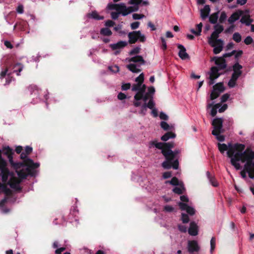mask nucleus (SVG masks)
<instances>
[{
  "label": "nucleus",
  "mask_w": 254,
  "mask_h": 254,
  "mask_svg": "<svg viewBox=\"0 0 254 254\" xmlns=\"http://www.w3.org/2000/svg\"><path fill=\"white\" fill-rule=\"evenodd\" d=\"M217 147L221 154L226 151L227 156L230 158V162L236 170L241 169L240 162L245 163V168L250 171L251 167L254 165V150L247 147L245 149V145L243 144L231 142L228 145L225 143H218Z\"/></svg>",
  "instance_id": "nucleus-1"
},
{
  "label": "nucleus",
  "mask_w": 254,
  "mask_h": 254,
  "mask_svg": "<svg viewBox=\"0 0 254 254\" xmlns=\"http://www.w3.org/2000/svg\"><path fill=\"white\" fill-rule=\"evenodd\" d=\"M155 146L156 148L161 149V152L165 158V160L162 163V166L165 169L171 168L178 169L179 168V156L181 152V149H177L172 151L174 147V142L166 143L158 142L157 140H153L149 142V148Z\"/></svg>",
  "instance_id": "nucleus-2"
},
{
  "label": "nucleus",
  "mask_w": 254,
  "mask_h": 254,
  "mask_svg": "<svg viewBox=\"0 0 254 254\" xmlns=\"http://www.w3.org/2000/svg\"><path fill=\"white\" fill-rule=\"evenodd\" d=\"M240 17L241 18L240 20V22L247 26H250L253 22V19L251 18L249 9L237 10L229 17L228 22L230 24H234Z\"/></svg>",
  "instance_id": "nucleus-3"
},
{
  "label": "nucleus",
  "mask_w": 254,
  "mask_h": 254,
  "mask_svg": "<svg viewBox=\"0 0 254 254\" xmlns=\"http://www.w3.org/2000/svg\"><path fill=\"white\" fill-rule=\"evenodd\" d=\"M28 155L24 151L22 152L20 154V158L23 160V163H18L15 164L17 168L20 166H26V169L28 170L29 174L31 177H35L37 174V171L35 170L40 166V163H34L32 159L28 158Z\"/></svg>",
  "instance_id": "nucleus-4"
},
{
  "label": "nucleus",
  "mask_w": 254,
  "mask_h": 254,
  "mask_svg": "<svg viewBox=\"0 0 254 254\" xmlns=\"http://www.w3.org/2000/svg\"><path fill=\"white\" fill-rule=\"evenodd\" d=\"M213 130L212 131V134L216 137V138L220 142L225 140V136L221 135L220 133L224 132V130L223 128V119L221 118H215L212 122Z\"/></svg>",
  "instance_id": "nucleus-5"
},
{
  "label": "nucleus",
  "mask_w": 254,
  "mask_h": 254,
  "mask_svg": "<svg viewBox=\"0 0 254 254\" xmlns=\"http://www.w3.org/2000/svg\"><path fill=\"white\" fill-rule=\"evenodd\" d=\"M131 5L127 7L125 3L120 4L112 5L111 9H116L120 12L123 16H125L132 12L137 11L138 10V4H130Z\"/></svg>",
  "instance_id": "nucleus-6"
},
{
  "label": "nucleus",
  "mask_w": 254,
  "mask_h": 254,
  "mask_svg": "<svg viewBox=\"0 0 254 254\" xmlns=\"http://www.w3.org/2000/svg\"><path fill=\"white\" fill-rule=\"evenodd\" d=\"M131 5L127 7L125 3L120 4L112 5L111 9H116L120 12L123 16H125L132 12L137 11L138 10V4H130Z\"/></svg>",
  "instance_id": "nucleus-7"
},
{
  "label": "nucleus",
  "mask_w": 254,
  "mask_h": 254,
  "mask_svg": "<svg viewBox=\"0 0 254 254\" xmlns=\"http://www.w3.org/2000/svg\"><path fill=\"white\" fill-rule=\"evenodd\" d=\"M128 37L129 44H134L137 41L144 42L146 40L145 36L139 30L129 32L128 34Z\"/></svg>",
  "instance_id": "nucleus-8"
},
{
  "label": "nucleus",
  "mask_w": 254,
  "mask_h": 254,
  "mask_svg": "<svg viewBox=\"0 0 254 254\" xmlns=\"http://www.w3.org/2000/svg\"><path fill=\"white\" fill-rule=\"evenodd\" d=\"M9 174V171L6 168V161L3 159H0V176L3 183H7Z\"/></svg>",
  "instance_id": "nucleus-9"
},
{
  "label": "nucleus",
  "mask_w": 254,
  "mask_h": 254,
  "mask_svg": "<svg viewBox=\"0 0 254 254\" xmlns=\"http://www.w3.org/2000/svg\"><path fill=\"white\" fill-rule=\"evenodd\" d=\"M208 44L213 47V52L214 54L220 53L223 50L224 43L221 39H217L215 42L209 41Z\"/></svg>",
  "instance_id": "nucleus-10"
},
{
  "label": "nucleus",
  "mask_w": 254,
  "mask_h": 254,
  "mask_svg": "<svg viewBox=\"0 0 254 254\" xmlns=\"http://www.w3.org/2000/svg\"><path fill=\"white\" fill-rule=\"evenodd\" d=\"M219 70L217 66H212L209 72V85H211L215 83V79L220 75V74L218 73Z\"/></svg>",
  "instance_id": "nucleus-11"
},
{
  "label": "nucleus",
  "mask_w": 254,
  "mask_h": 254,
  "mask_svg": "<svg viewBox=\"0 0 254 254\" xmlns=\"http://www.w3.org/2000/svg\"><path fill=\"white\" fill-rule=\"evenodd\" d=\"M146 85L144 84H141L137 83L136 84H134L131 88V90L133 91H136V93L134 96V99H137L139 95L141 96V94L145 92L146 90Z\"/></svg>",
  "instance_id": "nucleus-12"
},
{
  "label": "nucleus",
  "mask_w": 254,
  "mask_h": 254,
  "mask_svg": "<svg viewBox=\"0 0 254 254\" xmlns=\"http://www.w3.org/2000/svg\"><path fill=\"white\" fill-rule=\"evenodd\" d=\"M242 67V66L238 63L235 64L233 66V73L231 78L237 80L242 73L241 70Z\"/></svg>",
  "instance_id": "nucleus-13"
},
{
  "label": "nucleus",
  "mask_w": 254,
  "mask_h": 254,
  "mask_svg": "<svg viewBox=\"0 0 254 254\" xmlns=\"http://www.w3.org/2000/svg\"><path fill=\"white\" fill-rule=\"evenodd\" d=\"M187 248L190 253L198 252L200 250V247L196 240L189 241Z\"/></svg>",
  "instance_id": "nucleus-14"
},
{
  "label": "nucleus",
  "mask_w": 254,
  "mask_h": 254,
  "mask_svg": "<svg viewBox=\"0 0 254 254\" xmlns=\"http://www.w3.org/2000/svg\"><path fill=\"white\" fill-rule=\"evenodd\" d=\"M150 96L151 95L148 94V93H145V92H143L141 94V96L140 95H139L138 97L137 98V99H134V101L133 102V105L135 107H139L141 105L140 100L142 99L143 101L145 103H146V102L148 99H150Z\"/></svg>",
  "instance_id": "nucleus-15"
},
{
  "label": "nucleus",
  "mask_w": 254,
  "mask_h": 254,
  "mask_svg": "<svg viewBox=\"0 0 254 254\" xmlns=\"http://www.w3.org/2000/svg\"><path fill=\"white\" fill-rule=\"evenodd\" d=\"M215 62V64L217 65V67L220 70L224 69L226 67L227 64L225 60L222 57H214L212 60Z\"/></svg>",
  "instance_id": "nucleus-16"
},
{
  "label": "nucleus",
  "mask_w": 254,
  "mask_h": 254,
  "mask_svg": "<svg viewBox=\"0 0 254 254\" xmlns=\"http://www.w3.org/2000/svg\"><path fill=\"white\" fill-rule=\"evenodd\" d=\"M178 204L181 210L186 211L189 214L193 215L195 214V209L192 207L183 202H180Z\"/></svg>",
  "instance_id": "nucleus-17"
},
{
  "label": "nucleus",
  "mask_w": 254,
  "mask_h": 254,
  "mask_svg": "<svg viewBox=\"0 0 254 254\" xmlns=\"http://www.w3.org/2000/svg\"><path fill=\"white\" fill-rule=\"evenodd\" d=\"M178 48L179 49V56L182 60H184L190 58V56L186 52V49L183 45L178 44Z\"/></svg>",
  "instance_id": "nucleus-18"
},
{
  "label": "nucleus",
  "mask_w": 254,
  "mask_h": 254,
  "mask_svg": "<svg viewBox=\"0 0 254 254\" xmlns=\"http://www.w3.org/2000/svg\"><path fill=\"white\" fill-rule=\"evenodd\" d=\"M126 61L134 64H141V65L144 64L145 63L143 57L140 55L135 56L130 58H127Z\"/></svg>",
  "instance_id": "nucleus-19"
},
{
  "label": "nucleus",
  "mask_w": 254,
  "mask_h": 254,
  "mask_svg": "<svg viewBox=\"0 0 254 254\" xmlns=\"http://www.w3.org/2000/svg\"><path fill=\"white\" fill-rule=\"evenodd\" d=\"M198 227L196 223L192 221L190 223V227L188 230L189 234L193 236L198 234Z\"/></svg>",
  "instance_id": "nucleus-20"
},
{
  "label": "nucleus",
  "mask_w": 254,
  "mask_h": 254,
  "mask_svg": "<svg viewBox=\"0 0 254 254\" xmlns=\"http://www.w3.org/2000/svg\"><path fill=\"white\" fill-rule=\"evenodd\" d=\"M141 64H129L127 65V68L133 73H139L141 71Z\"/></svg>",
  "instance_id": "nucleus-21"
},
{
  "label": "nucleus",
  "mask_w": 254,
  "mask_h": 254,
  "mask_svg": "<svg viewBox=\"0 0 254 254\" xmlns=\"http://www.w3.org/2000/svg\"><path fill=\"white\" fill-rule=\"evenodd\" d=\"M247 173L249 174V177L251 179H254V165L251 167L250 171H247L244 166V169L240 172L242 177L244 179H246L247 177Z\"/></svg>",
  "instance_id": "nucleus-22"
},
{
  "label": "nucleus",
  "mask_w": 254,
  "mask_h": 254,
  "mask_svg": "<svg viewBox=\"0 0 254 254\" xmlns=\"http://www.w3.org/2000/svg\"><path fill=\"white\" fill-rule=\"evenodd\" d=\"M127 43L126 41H120L116 43L111 44L110 47L112 50L121 49L125 47Z\"/></svg>",
  "instance_id": "nucleus-23"
},
{
  "label": "nucleus",
  "mask_w": 254,
  "mask_h": 254,
  "mask_svg": "<svg viewBox=\"0 0 254 254\" xmlns=\"http://www.w3.org/2000/svg\"><path fill=\"white\" fill-rule=\"evenodd\" d=\"M210 8L208 5H205L200 10V15L203 19L207 18L210 13Z\"/></svg>",
  "instance_id": "nucleus-24"
},
{
  "label": "nucleus",
  "mask_w": 254,
  "mask_h": 254,
  "mask_svg": "<svg viewBox=\"0 0 254 254\" xmlns=\"http://www.w3.org/2000/svg\"><path fill=\"white\" fill-rule=\"evenodd\" d=\"M87 16L89 18H91L97 20H103L104 18L103 16L99 15L96 10L92 11L91 13H88Z\"/></svg>",
  "instance_id": "nucleus-25"
},
{
  "label": "nucleus",
  "mask_w": 254,
  "mask_h": 254,
  "mask_svg": "<svg viewBox=\"0 0 254 254\" xmlns=\"http://www.w3.org/2000/svg\"><path fill=\"white\" fill-rule=\"evenodd\" d=\"M28 89L30 92V94H34V95L39 96V92L40 90L39 88L35 85H31L28 87Z\"/></svg>",
  "instance_id": "nucleus-26"
},
{
  "label": "nucleus",
  "mask_w": 254,
  "mask_h": 254,
  "mask_svg": "<svg viewBox=\"0 0 254 254\" xmlns=\"http://www.w3.org/2000/svg\"><path fill=\"white\" fill-rule=\"evenodd\" d=\"M206 176L208 179L209 180V183L212 186L216 187L218 186V183L216 180L215 178L211 175L209 172L207 171L206 172Z\"/></svg>",
  "instance_id": "nucleus-27"
},
{
  "label": "nucleus",
  "mask_w": 254,
  "mask_h": 254,
  "mask_svg": "<svg viewBox=\"0 0 254 254\" xmlns=\"http://www.w3.org/2000/svg\"><path fill=\"white\" fill-rule=\"evenodd\" d=\"M176 137V134L173 132H167L164 134L161 138V140L166 141L169 139L174 138Z\"/></svg>",
  "instance_id": "nucleus-28"
},
{
  "label": "nucleus",
  "mask_w": 254,
  "mask_h": 254,
  "mask_svg": "<svg viewBox=\"0 0 254 254\" xmlns=\"http://www.w3.org/2000/svg\"><path fill=\"white\" fill-rule=\"evenodd\" d=\"M59 246V243L57 241H55L54 242L53 244V247L54 249H57L55 251V253L56 254H61L62 253H63L64 251H65V247H61L60 248H58Z\"/></svg>",
  "instance_id": "nucleus-29"
},
{
  "label": "nucleus",
  "mask_w": 254,
  "mask_h": 254,
  "mask_svg": "<svg viewBox=\"0 0 254 254\" xmlns=\"http://www.w3.org/2000/svg\"><path fill=\"white\" fill-rule=\"evenodd\" d=\"M214 92L218 91L219 93H222L224 90V87L222 83L220 82L213 86Z\"/></svg>",
  "instance_id": "nucleus-30"
},
{
  "label": "nucleus",
  "mask_w": 254,
  "mask_h": 254,
  "mask_svg": "<svg viewBox=\"0 0 254 254\" xmlns=\"http://www.w3.org/2000/svg\"><path fill=\"white\" fill-rule=\"evenodd\" d=\"M7 199L6 198H3L0 201V208H1V212L3 213H6L9 211L8 209L4 207V205Z\"/></svg>",
  "instance_id": "nucleus-31"
},
{
  "label": "nucleus",
  "mask_w": 254,
  "mask_h": 254,
  "mask_svg": "<svg viewBox=\"0 0 254 254\" xmlns=\"http://www.w3.org/2000/svg\"><path fill=\"white\" fill-rule=\"evenodd\" d=\"M100 34L103 36H110L112 35V32L108 28L105 27L100 29Z\"/></svg>",
  "instance_id": "nucleus-32"
},
{
  "label": "nucleus",
  "mask_w": 254,
  "mask_h": 254,
  "mask_svg": "<svg viewBox=\"0 0 254 254\" xmlns=\"http://www.w3.org/2000/svg\"><path fill=\"white\" fill-rule=\"evenodd\" d=\"M23 68V65L20 63H17L14 66V72H15L17 75H19Z\"/></svg>",
  "instance_id": "nucleus-33"
},
{
  "label": "nucleus",
  "mask_w": 254,
  "mask_h": 254,
  "mask_svg": "<svg viewBox=\"0 0 254 254\" xmlns=\"http://www.w3.org/2000/svg\"><path fill=\"white\" fill-rule=\"evenodd\" d=\"M218 18V12H215L211 14L209 18V21L211 23L215 24Z\"/></svg>",
  "instance_id": "nucleus-34"
},
{
  "label": "nucleus",
  "mask_w": 254,
  "mask_h": 254,
  "mask_svg": "<svg viewBox=\"0 0 254 254\" xmlns=\"http://www.w3.org/2000/svg\"><path fill=\"white\" fill-rule=\"evenodd\" d=\"M144 105L150 109H153L155 106V103L153 101V97L152 95L150 96V99H149L147 103H144Z\"/></svg>",
  "instance_id": "nucleus-35"
},
{
  "label": "nucleus",
  "mask_w": 254,
  "mask_h": 254,
  "mask_svg": "<svg viewBox=\"0 0 254 254\" xmlns=\"http://www.w3.org/2000/svg\"><path fill=\"white\" fill-rule=\"evenodd\" d=\"M8 185L12 189H13L16 190H21V187L20 186V184L18 182L15 183H10L8 182Z\"/></svg>",
  "instance_id": "nucleus-36"
},
{
  "label": "nucleus",
  "mask_w": 254,
  "mask_h": 254,
  "mask_svg": "<svg viewBox=\"0 0 254 254\" xmlns=\"http://www.w3.org/2000/svg\"><path fill=\"white\" fill-rule=\"evenodd\" d=\"M161 127L165 130H171L173 127L172 126H170L167 122L165 121H162L160 123Z\"/></svg>",
  "instance_id": "nucleus-37"
},
{
  "label": "nucleus",
  "mask_w": 254,
  "mask_h": 254,
  "mask_svg": "<svg viewBox=\"0 0 254 254\" xmlns=\"http://www.w3.org/2000/svg\"><path fill=\"white\" fill-rule=\"evenodd\" d=\"M224 30V27L220 24H216L214 26V33L220 34Z\"/></svg>",
  "instance_id": "nucleus-38"
},
{
  "label": "nucleus",
  "mask_w": 254,
  "mask_h": 254,
  "mask_svg": "<svg viewBox=\"0 0 254 254\" xmlns=\"http://www.w3.org/2000/svg\"><path fill=\"white\" fill-rule=\"evenodd\" d=\"M216 241V238L214 237H213L211 238V240H210V252L211 254H212L213 251L215 249Z\"/></svg>",
  "instance_id": "nucleus-39"
},
{
  "label": "nucleus",
  "mask_w": 254,
  "mask_h": 254,
  "mask_svg": "<svg viewBox=\"0 0 254 254\" xmlns=\"http://www.w3.org/2000/svg\"><path fill=\"white\" fill-rule=\"evenodd\" d=\"M233 40L237 43H239L241 41L242 36L238 32H235L233 35Z\"/></svg>",
  "instance_id": "nucleus-40"
},
{
  "label": "nucleus",
  "mask_w": 254,
  "mask_h": 254,
  "mask_svg": "<svg viewBox=\"0 0 254 254\" xmlns=\"http://www.w3.org/2000/svg\"><path fill=\"white\" fill-rule=\"evenodd\" d=\"M219 104H216L214 106L212 107L210 113V114L212 117H214L215 116H216L217 112V109L218 108H219Z\"/></svg>",
  "instance_id": "nucleus-41"
},
{
  "label": "nucleus",
  "mask_w": 254,
  "mask_h": 254,
  "mask_svg": "<svg viewBox=\"0 0 254 254\" xmlns=\"http://www.w3.org/2000/svg\"><path fill=\"white\" fill-rule=\"evenodd\" d=\"M219 34L217 33H214V32H213L211 34L210 37H209L208 39V43H209V41L210 42H215V40H217Z\"/></svg>",
  "instance_id": "nucleus-42"
},
{
  "label": "nucleus",
  "mask_w": 254,
  "mask_h": 254,
  "mask_svg": "<svg viewBox=\"0 0 254 254\" xmlns=\"http://www.w3.org/2000/svg\"><path fill=\"white\" fill-rule=\"evenodd\" d=\"M140 50V47L139 46L135 47L130 51L129 54L130 56H133L134 55L137 54L139 53Z\"/></svg>",
  "instance_id": "nucleus-43"
},
{
  "label": "nucleus",
  "mask_w": 254,
  "mask_h": 254,
  "mask_svg": "<svg viewBox=\"0 0 254 254\" xmlns=\"http://www.w3.org/2000/svg\"><path fill=\"white\" fill-rule=\"evenodd\" d=\"M160 40H161V46L160 47L161 49L163 51H165L167 48V43H166V40L165 39L164 37H161L160 38Z\"/></svg>",
  "instance_id": "nucleus-44"
},
{
  "label": "nucleus",
  "mask_w": 254,
  "mask_h": 254,
  "mask_svg": "<svg viewBox=\"0 0 254 254\" xmlns=\"http://www.w3.org/2000/svg\"><path fill=\"white\" fill-rule=\"evenodd\" d=\"M27 173L22 172V171H17V175L21 179H26L28 175L31 176L28 173V170L26 169Z\"/></svg>",
  "instance_id": "nucleus-45"
},
{
  "label": "nucleus",
  "mask_w": 254,
  "mask_h": 254,
  "mask_svg": "<svg viewBox=\"0 0 254 254\" xmlns=\"http://www.w3.org/2000/svg\"><path fill=\"white\" fill-rule=\"evenodd\" d=\"M184 188L183 187H176L173 189V191L178 194H181L183 193V190Z\"/></svg>",
  "instance_id": "nucleus-46"
},
{
  "label": "nucleus",
  "mask_w": 254,
  "mask_h": 254,
  "mask_svg": "<svg viewBox=\"0 0 254 254\" xmlns=\"http://www.w3.org/2000/svg\"><path fill=\"white\" fill-rule=\"evenodd\" d=\"M221 93H219L218 91H216L215 92H214V88H213L211 93V94H210L211 100H214V99H216L220 95V94Z\"/></svg>",
  "instance_id": "nucleus-47"
},
{
  "label": "nucleus",
  "mask_w": 254,
  "mask_h": 254,
  "mask_svg": "<svg viewBox=\"0 0 254 254\" xmlns=\"http://www.w3.org/2000/svg\"><path fill=\"white\" fill-rule=\"evenodd\" d=\"M135 81L138 83H140V84H143L144 81V74L143 73L140 74L136 78Z\"/></svg>",
  "instance_id": "nucleus-48"
},
{
  "label": "nucleus",
  "mask_w": 254,
  "mask_h": 254,
  "mask_svg": "<svg viewBox=\"0 0 254 254\" xmlns=\"http://www.w3.org/2000/svg\"><path fill=\"white\" fill-rule=\"evenodd\" d=\"M182 220L184 223H187L189 222L190 219L189 216L185 213L182 214Z\"/></svg>",
  "instance_id": "nucleus-49"
},
{
  "label": "nucleus",
  "mask_w": 254,
  "mask_h": 254,
  "mask_svg": "<svg viewBox=\"0 0 254 254\" xmlns=\"http://www.w3.org/2000/svg\"><path fill=\"white\" fill-rule=\"evenodd\" d=\"M236 81L237 80L231 78V79L229 80L228 83V85L229 86V87L233 88L235 87V86L236 85Z\"/></svg>",
  "instance_id": "nucleus-50"
},
{
  "label": "nucleus",
  "mask_w": 254,
  "mask_h": 254,
  "mask_svg": "<svg viewBox=\"0 0 254 254\" xmlns=\"http://www.w3.org/2000/svg\"><path fill=\"white\" fill-rule=\"evenodd\" d=\"M144 15L142 14L133 13L132 14V18L134 20H139L143 18Z\"/></svg>",
  "instance_id": "nucleus-51"
},
{
  "label": "nucleus",
  "mask_w": 254,
  "mask_h": 254,
  "mask_svg": "<svg viewBox=\"0 0 254 254\" xmlns=\"http://www.w3.org/2000/svg\"><path fill=\"white\" fill-rule=\"evenodd\" d=\"M169 182L173 186L179 185V180L176 177H173Z\"/></svg>",
  "instance_id": "nucleus-52"
},
{
  "label": "nucleus",
  "mask_w": 254,
  "mask_h": 254,
  "mask_svg": "<svg viewBox=\"0 0 254 254\" xmlns=\"http://www.w3.org/2000/svg\"><path fill=\"white\" fill-rule=\"evenodd\" d=\"M227 18V15L226 13L223 11L221 13L220 17H219V21L221 23L223 22Z\"/></svg>",
  "instance_id": "nucleus-53"
},
{
  "label": "nucleus",
  "mask_w": 254,
  "mask_h": 254,
  "mask_svg": "<svg viewBox=\"0 0 254 254\" xmlns=\"http://www.w3.org/2000/svg\"><path fill=\"white\" fill-rule=\"evenodd\" d=\"M253 42V39L250 36H247L244 40V43L247 45L252 44Z\"/></svg>",
  "instance_id": "nucleus-54"
},
{
  "label": "nucleus",
  "mask_w": 254,
  "mask_h": 254,
  "mask_svg": "<svg viewBox=\"0 0 254 254\" xmlns=\"http://www.w3.org/2000/svg\"><path fill=\"white\" fill-rule=\"evenodd\" d=\"M140 25V22L138 21H135L134 22H132L130 24V27L131 29L135 30L139 27V26Z\"/></svg>",
  "instance_id": "nucleus-55"
},
{
  "label": "nucleus",
  "mask_w": 254,
  "mask_h": 254,
  "mask_svg": "<svg viewBox=\"0 0 254 254\" xmlns=\"http://www.w3.org/2000/svg\"><path fill=\"white\" fill-rule=\"evenodd\" d=\"M131 85L129 83H124L122 85V90H127L130 88Z\"/></svg>",
  "instance_id": "nucleus-56"
},
{
  "label": "nucleus",
  "mask_w": 254,
  "mask_h": 254,
  "mask_svg": "<svg viewBox=\"0 0 254 254\" xmlns=\"http://www.w3.org/2000/svg\"><path fill=\"white\" fill-rule=\"evenodd\" d=\"M120 14V12H119L118 11V12H112L111 13V17L114 20L117 19Z\"/></svg>",
  "instance_id": "nucleus-57"
},
{
  "label": "nucleus",
  "mask_w": 254,
  "mask_h": 254,
  "mask_svg": "<svg viewBox=\"0 0 254 254\" xmlns=\"http://www.w3.org/2000/svg\"><path fill=\"white\" fill-rule=\"evenodd\" d=\"M115 23L111 20H107L105 22V25L106 26V27H112L115 25Z\"/></svg>",
  "instance_id": "nucleus-58"
},
{
  "label": "nucleus",
  "mask_w": 254,
  "mask_h": 254,
  "mask_svg": "<svg viewBox=\"0 0 254 254\" xmlns=\"http://www.w3.org/2000/svg\"><path fill=\"white\" fill-rule=\"evenodd\" d=\"M16 12L19 14H22L24 12V7L23 5L19 4L16 8Z\"/></svg>",
  "instance_id": "nucleus-59"
},
{
  "label": "nucleus",
  "mask_w": 254,
  "mask_h": 254,
  "mask_svg": "<svg viewBox=\"0 0 254 254\" xmlns=\"http://www.w3.org/2000/svg\"><path fill=\"white\" fill-rule=\"evenodd\" d=\"M147 112V107L144 105L141 106L139 113L142 115H145Z\"/></svg>",
  "instance_id": "nucleus-60"
},
{
  "label": "nucleus",
  "mask_w": 254,
  "mask_h": 254,
  "mask_svg": "<svg viewBox=\"0 0 254 254\" xmlns=\"http://www.w3.org/2000/svg\"><path fill=\"white\" fill-rule=\"evenodd\" d=\"M229 96H230L229 94H228L227 93L224 94L221 97V101L222 102H226L228 100V99H229Z\"/></svg>",
  "instance_id": "nucleus-61"
},
{
  "label": "nucleus",
  "mask_w": 254,
  "mask_h": 254,
  "mask_svg": "<svg viewBox=\"0 0 254 254\" xmlns=\"http://www.w3.org/2000/svg\"><path fill=\"white\" fill-rule=\"evenodd\" d=\"M227 105L226 104H223L222 106H220L218 109V112L219 113H222L227 109Z\"/></svg>",
  "instance_id": "nucleus-62"
},
{
  "label": "nucleus",
  "mask_w": 254,
  "mask_h": 254,
  "mask_svg": "<svg viewBox=\"0 0 254 254\" xmlns=\"http://www.w3.org/2000/svg\"><path fill=\"white\" fill-rule=\"evenodd\" d=\"M236 50H233L231 52L225 53L223 55V56L222 58L224 59L225 58L230 57L232 55H233L236 53Z\"/></svg>",
  "instance_id": "nucleus-63"
},
{
  "label": "nucleus",
  "mask_w": 254,
  "mask_h": 254,
  "mask_svg": "<svg viewBox=\"0 0 254 254\" xmlns=\"http://www.w3.org/2000/svg\"><path fill=\"white\" fill-rule=\"evenodd\" d=\"M148 94L150 95H152L153 96V95L155 93V88L153 86H150L148 88Z\"/></svg>",
  "instance_id": "nucleus-64"
}]
</instances>
